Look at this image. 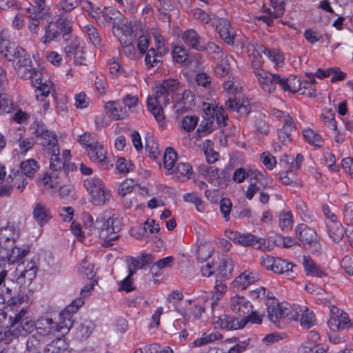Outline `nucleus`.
I'll return each mask as SVG.
<instances>
[{
	"label": "nucleus",
	"mask_w": 353,
	"mask_h": 353,
	"mask_svg": "<svg viewBox=\"0 0 353 353\" xmlns=\"http://www.w3.org/2000/svg\"><path fill=\"white\" fill-rule=\"evenodd\" d=\"M84 301L81 299H75L59 314V322L52 318L41 316L36 321L35 327L38 334L46 337H54L57 333L61 335L67 334L74 325L73 314L81 307Z\"/></svg>",
	"instance_id": "1"
},
{
	"label": "nucleus",
	"mask_w": 353,
	"mask_h": 353,
	"mask_svg": "<svg viewBox=\"0 0 353 353\" xmlns=\"http://www.w3.org/2000/svg\"><path fill=\"white\" fill-rule=\"evenodd\" d=\"M28 307H23L14 316H10L9 330H3L4 343L8 344L14 338L25 337L35 330L36 321L28 315Z\"/></svg>",
	"instance_id": "2"
},
{
	"label": "nucleus",
	"mask_w": 353,
	"mask_h": 353,
	"mask_svg": "<svg viewBox=\"0 0 353 353\" xmlns=\"http://www.w3.org/2000/svg\"><path fill=\"white\" fill-rule=\"evenodd\" d=\"M72 23L65 14L59 15L55 21L48 23L45 27V34L41 41L45 45L52 41H59L62 37L64 41H69L72 34Z\"/></svg>",
	"instance_id": "3"
},
{
	"label": "nucleus",
	"mask_w": 353,
	"mask_h": 353,
	"mask_svg": "<svg viewBox=\"0 0 353 353\" xmlns=\"http://www.w3.org/2000/svg\"><path fill=\"white\" fill-rule=\"evenodd\" d=\"M88 220L90 225L93 226L99 237L104 241L103 245L104 247H110L114 245V241L119 239L116 234L121 230V223L119 219L114 216L105 219L104 216H98L95 221L92 216H89Z\"/></svg>",
	"instance_id": "4"
},
{
	"label": "nucleus",
	"mask_w": 353,
	"mask_h": 353,
	"mask_svg": "<svg viewBox=\"0 0 353 353\" xmlns=\"http://www.w3.org/2000/svg\"><path fill=\"white\" fill-rule=\"evenodd\" d=\"M32 134L36 137L37 142L48 152H58L59 143L57 136L52 130H50L41 121H35L30 127Z\"/></svg>",
	"instance_id": "5"
},
{
	"label": "nucleus",
	"mask_w": 353,
	"mask_h": 353,
	"mask_svg": "<svg viewBox=\"0 0 353 353\" xmlns=\"http://www.w3.org/2000/svg\"><path fill=\"white\" fill-rule=\"evenodd\" d=\"M21 79H31L32 86L36 88V97L39 99V97H47L50 92V85L43 83L41 79V73L31 64L29 67H22L20 65L18 68L14 69Z\"/></svg>",
	"instance_id": "6"
},
{
	"label": "nucleus",
	"mask_w": 353,
	"mask_h": 353,
	"mask_svg": "<svg viewBox=\"0 0 353 353\" xmlns=\"http://www.w3.org/2000/svg\"><path fill=\"white\" fill-rule=\"evenodd\" d=\"M268 316L277 327L281 328V322L283 319L288 317L290 319L297 320L299 313L296 310V314H292L291 308L279 303L276 299H272L266 302Z\"/></svg>",
	"instance_id": "7"
},
{
	"label": "nucleus",
	"mask_w": 353,
	"mask_h": 353,
	"mask_svg": "<svg viewBox=\"0 0 353 353\" xmlns=\"http://www.w3.org/2000/svg\"><path fill=\"white\" fill-rule=\"evenodd\" d=\"M39 262V259L37 256H34L29 261H22L15 270L17 282L20 285L30 283L36 277Z\"/></svg>",
	"instance_id": "8"
},
{
	"label": "nucleus",
	"mask_w": 353,
	"mask_h": 353,
	"mask_svg": "<svg viewBox=\"0 0 353 353\" xmlns=\"http://www.w3.org/2000/svg\"><path fill=\"white\" fill-rule=\"evenodd\" d=\"M296 236L303 245L312 253L320 252L321 245L317 239L316 232L304 223L299 224L295 229Z\"/></svg>",
	"instance_id": "9"
},
{
	"label": "nucleus",
	"mask_w": 353,
	"mask_h": 353,
	"mask_svg": "<svg viewBox=\"0 0 353 353\" xmlns=\"http://www.w3.org/2000/svg\"><path fill=\"white\" fill-rule=\"evenodd\" d=\"M230 239L243 246H252L256 250H265L266 241L250 233H239L230 231L228 236Z\"/></svg>",
	"instance_id": "10"
},
{
	"label": "nucleus",
	"mask_w": 353,
	"mask_h": 353,
	"mask_svg": "<svg viewBox=\"0 0 353 353\" xmlns=\"http://www.w3.org/2000/svg\"><path fill=\"white\" fill-rule=\"evenodd\" d=\"M275 87L279 85L285 92H296L301 90L302 82L295 75L285 77L279 74H274Z\"/></svg>",
	"instance_id": "11"
},
{
	"label": "nucleus",
	"mask_w": 353,
	"mask_h": 353,
	"mask_svg": "<svg viewBox=\"0 0 353 353\" xmlns=\"http://www.w3.org/2000/svg\"><path fill=\"white\" fill-rule=\"evenodd\" d=\"M179 83L174 79L163 80L161 83L156 86L155 96L163 99V105L170 102L169 95L174 93L179 88Z\"/></svg>",
	"instance_id": "12"
},
{
	"label": "nucleus",
	"mask_w": 353,
	"mask_h": 353,
	"mask_svg": "<svg viewBox=\"0 0 353 353\" xmlns=\"http://www.w3.org/2000/svg\"><path fill=\"white\" fill-rule=\"evenodd\" d=\"M123 18L120 11L112 8L104 7L102 9V18H100V26L112 25L113 28H119Z\"/></svg>",
	"instance_id": "13"
},
{
	"label": "nucleus",
	"mask_w": 353,
	"mask_h": 353,
	"mask_svg": "<svg viewBox=\"0 0 353 353\" xmlns=\"http://www.w3.org/2000/svg\"><path fill=\"white\" fill-rule=\"evenodd\" d=\"M214 323L219 325L222 329L237 330L245 327L248 323V319L223 314L214 319Z\"/></svg>",
	"instance_id": "14"
},
{
	"label": "nucleus",
	"mask_w": 353,
	"mask_h": 353,
	"mask_svg": "<svg viewBox=\"0 0 353 353\" xmlns=\"http://www.w3.org/2000/svg\"><path fill=\"white\" fill-rule=\"evenodd\" d=\"M230 309L243 318L250 314L252 310V303L243 296L236 295L231 298L230 301Z\"/></svg>",
	"instance_id": "15"
},
{
	"label": "nucleus",
	"mask_w": 353,
	"mask_h": 353,
	"mask_svg": "<svg viewBox=\"0 0 353 353\" xmlns=\"http://www.w3.org/2000/svg\"><path fill=\"white\" fill-rule=\"evenodd\" d=\"M217 32L220 37L228 44L232 45L234 39V30L231 27L228 20L223 19L219 21L216 26Z\"/></svg>",
	"instance_id": "16"
},
{
	"label": "nucleus",
	"mask_w": 353,
	"mask_h": 353,
	"mask_svg": "<svg viewBox=\"0 0 353 353\" xmlns=\"http://www.w3.org/2000/svg\"><path fill=\"white\" fill-rule=\"evenodd\" d=\"M30 252L29 245H10V249L8 250L6 254L7 262L8 264H14L17 261H20Z\"/></svg>",
	"instance_id": "17"
},
{
	"label": "nucleus",
	"mask_w": 353,
	"mask_h": 353,
	"mask_svg": "<svg viewBox=\"0 0 353 353\" xmlns=\"http://www.w3.org/2000/svg\"><path fill=\"white\" fill-rule=\"evenodd\" d=\"M258 83L261 88L267 93H273L275 90L274 73L270 72H262L256 73Z\"/></svg>",
	"instance_id": "18"
},
{
	"label": "nucleus",
	"mask_w": 353,
	"mask_h": 353,
	"mask_svg": "<svg viewBox=\"0 0 353 353\" xmlns=\"http://www.w3.org/2000/svg\"><path fill=\"white\" fill-rule=\"evenodd\" d=\"M163 99L157 96L149 97L147 101L148 110L154 115L157 121L160 122L164 120L163 110L162 108Z\"/></svg>",
	"instance_id": "19"
},
{
	"label": "nucleus",
	"mask_w": 353,
	"mask_h": 353,
	"mask_svg": "<svg viewBox=\"0 0 353 353\" xmlns=\"http://www.w3.org/2000/svg\"><path fill=\"white\" fill-rule=\"evenodd\" d=\"M194 96L190 90H185L174 105L177 114H183L190 110L194 105Z\"/></svg>",
	"instance_id": "20"
},
{
	"label": "nucleus",
	"mask_w": 353,
	"mask_h": 353,
	"mask_svg": "<svg viewBox=\"0 0 353 353\" xmlns=\"http://www.w3.org/2000/svg\"><path fill=\"white\" fill-rule=\"evenodd\" d=\"M18 238L19 232L14 227L0 228V246L2 249H9L7 243L10 242L11 245H13Z\"/></svg>",
	"instance_id": "21"
},
{
	"label": "nucleus",
	"mask_w": 353,
	"mask_h": 353,
	"mask_svg": "<svg viewBox=\"0 0 353 353\" xmlns=\"http://www.w3.org/2000/svg\"><path fill=\"white\" fill-rule=\"evenodd\" d=\"M33 218L37 223L42 226L51 219L50 210L41 202L37 203L33 208Z\"/></svg>",
	"instance_id": "22"
},
{
	"label": "nucleus",
	"mask_w": 353,
	"mask_h": 353,
	"mask_svg": "<svg viewBox=\"0 0 353 353\" xmlns=\"http://www.w3.org/2000/svg\"><path fill=\"white\" fill-rule=\"evenodd\" d=\"M181 39L183 41L192 49L197 51L201 49L202 39L194 29L185 30L183 33Z\"/></svg>",
	"instance_id": "23"
},
{
	"label": "nucleus",
	"mask_w": 353,
	"mask_h": 353,
	"mask_svg": "<svg viewBox=\"0 0 353 353\" xmlns=\"http://www.w3.org/2000/svg\"><path fill=\"white\" fill-rule=\"evenodd\" d=\"M209 174L207 179L209 183L213 184L216 187H223L227 185V173L225 170H220L214 166L209 168Z\"/></svg>",
	"instance_id": "24"
},
{
	"label": "nucleus",
	"mask_w": 353,
	"mask_h": 353,
	"mask_svg": "<svg viewBox=\"0 0 353 353\" xmlns=\"http://www.w3.org/2000/svg\"><path fill=\"white\" fill-rule=\"evenodd\" d=\"M258 279L256 274L245 271L237 276L233 281V287L238 290H245L249 285L254 283Z\"/></svg>",
	"instance_id": "25"
},
{
	"label": "nucleus",
	"mask_w": 353,
	"mask_h": 353,
	"mask_svg": "<svg viewBox=\"0 0 353 353\" xmlns=\"http://www.w3.org/2000/svg\"><path fill=\"white\" fill-rule=\"evenodd\" d=\"M233 268L234 262L232 258L228 254L223 255L220 259L218 276L228 279L232 276Z\"/></svg>",
	"instance_id": "26"
},
{
	"label": "nucleus",
	"mask_w": 353,
	"mask_h": 353,
	"mask_svg": "<svg viewBox=\"0 0 353 353\" xmlns=\"http://www.w3.org/2000/svg\"><path fill=\"white\" fill-rule=\"evenodd\" d=\"M275 264L273 265V272L277 274H285L288 279L294 277L293 268L295 266L293 263L280 258H276Z\"/></svg>",
	"instance_id": "27"
},
{
	"label": "nucleus",
	"mask_w": 353,
	"mask_h": 353,
	"mask_svg": "<svg viewBox=\"0 0 353 353\" xmlns=\"http://www.w3.org/2000/svg\"><path fill=\"white\" fill-rule=\"evenodd\" d=\"M86 150L90 159L93 162L101 163L106 159V150L103 145L99 142L95 143V145H91Z\"/></svg>",
	"instance_id": "28"
},
{
	"label": "nucleus",
	"mask_w": 353,
	"mask_h": 353,
	"mask_svg": "<svg viewBox=\"0 0 353 353\" xmlns=\"http://www.w3.org/2000/svg\"><path fill=\"white\" fill-rule=\"evenodd\" d=\"M114 120H121L127 117V112L119 101H110L105 105Z\"/></svg>",
	"instance_id": "29"
},
{
	"label": "nucleus",
	"mask_w": 353,
	"mask_h": 353,
	"mask_svg": "<svg viewBox=\"0 0 353 353\" xmlns=\"http://www.w3.org/2000/svg\"><path fill=\"white\" fill-rule=\"evenodd\" d=\"M320 339L317 332L310 331L307 336L306 341L299 347V353H310L313 351L314 347Z\"/></svg>",
	"instance_id": "30"
},
{
	"label": "nucleus",
	"mask_w": 353,
	"mask_h": 353,
	"mask_svg": "<svg viewBox=\"0 0 353 353\" xmlns=\"http://www.w3.org/2000/svg\"><path fill=\"white\" fill-rule=\"evenodd\" d=\"M59 178H61L59 174L58 175L54 173L50 175L44 174L43 177L38 181L37 185L43 191L53 189L59 185L60 181L58 180Z\"/></svg>",
	"instance_id": "31"
},
{
	"label": "nucleus",
	"mask_w": 353,
	"mask_h": 353,
	"mask_svg": "<svg viewBox=\"0 0 353 353\" xmlns=\"http://www.w3.org/2000/svg\"><path fill=\"white\" fill-rule=\"evenodd\" d=\"M301 314L300 324L303 329H310L316 323V319L313 312L310 311L307 307H297Z\"/></svg>",
	"instance_id": "32"
},
{
	"label": "nucleus",
	"mask_w": 353,
	"mask_h": 353,
	"mask_svg": "<svg viewBox=\"0 0 353 353\" xmlns=\"http://www.w3.org/2000/svg\"><path fill=\"white\" fill-rule=\"evenodd\" d=\"M303 265L307 275L320 278L325 275L324 271L316 265L314 261L310 257L305 256H303Z\"/></svg>",
	"instance_id": "33"
},
{
	"label": "nucleus",
	"mask_w": 353,
	"mask_h": 353,
	"mask_svg": "<svg viewBox=\"0 0 353 353\" xmlns=\"http://www.w3.org/2000/svg\"><path fill=\"white\" fill-rule=\"evenodd\" d=\"M303 136L305 141L311 145L321 148L324 144L321 136L310 128L303 129Z\"/></svg>",
	"instance_id": "34"
},
{
	"label": "nucleus",
	"mask_w": 353,
	"mask_h": 353,
	"mask_svg": "<svg viewBox=\"0 0 353 353\" xmlns=\"http://www.w3.org/2000/svg\"><path fill=\"white\" fill-rule=\"evenodd\" d=\"M281 163H285L288 165L287 169V172H293L298 170H299L301 167V165L303 162V157L301 154H298L296 157V159L291 156L284 155L280 160Z\"/></svg>",
	"instance_id": "35"
},
{
	"label": "nucleus",
	"mask_w": 353,
	"mask_h": 353,
	"mask_svg": "<svg viewBox=\"0 0 353 353\" xmlns=\"http://www.w3.org/2000/svg\"><path fill=\"white\" fill-rule=\"evenodd\" d=\"M94 328V325L91 321L86 320L81 323L77 328L75 333L76 338L78 340L83 341L87 339Z\"/></svg>",
	"instance_id": "36"
},
{
	"label": "nucleus",
	"mask_w": 353,
	"mask_h": 353,
	"mask_svg": "<svg viewBox=\"0 0 353 353\" xmlns=\"http://www.w3.org/2000/svg\"><path fill=\"white\" fill-rule=\"evenodd\" d=\"M327 232L330 237L336 242H338L342 239L344 234L346 233L345 228L343 227L341 223L338 221L331 223L327 225Z\"/></svg>",
	"instance_id": "37"
},
{
	"label": "nucleus",
	"mask_w": 353,
	"mask_h": 353,
	"mask_svg": "<svg viewBox=\"0 0 353 353\" xmlns=\"http://www.w3.org/2000/svg\"><path fill=\"white\" fill-rule=\"evenodd\" d=\"M39 165L33 159H27L21 163L20 169L23 174L28 177H32L39 170Z\"/></svg>",
	"instance_id": "38"
},
{
	"label": "nucleus",
	"mask_w": 353,
	"mask_h": 353,
	"mask_svg": "<svg viewBox=\"0 0 353 353\" xmlns=\"http://www.w3.org/2000/svg\"><path fill=\"white\" fill-rule=\"evenodd\" d=\"M6 183H10L12 189L16 188L19 192H22L28 184V180L21 174H14V177L9 176L6 179Z\"/></svg>",
	"instance_id": "39"
},
{
	"label": "nucleus",
	"mask_w": 353,
	"mask_h": 353,
	"mask_svg": "<svg viewBox=\"0 0 353 353\" xmlns=\"http://www.w3.org/2000/svg\"><path fill=\"white\" fill-rule=\"evenodd\" d=\"M204 311L205 310L202 305H194L187 308L181 314L185 321H189L192 317H194L196 320L199 319Z\"/></svg>",
	"instance_id": "40"
},
{
	"label": "nucleus",
	"mask_w": 353,
	"mask_h": 353,
	"mask_svg": "<svg viewBox=\"0 0 353 353\" xmlns=\"http://www.w3.org/2000/svg\"><path fill=\"white\" fill-rule=\"evenodd\" d=\"M45 339L41 335L38 334L36 332L35 334L31 335L27 340L26 349L29 352H40L41 343L44 341Z\"/></svg>",
	"instance_id": "41"
},
{
	"label": "nucleus",
	"mask_w": 353,
	"mask_h": 353,
	"mask_svg": "<svg viewBox=\"0 0 353 353\" xmlns=\"http://www.w3.org/2000/svg\"><path fill=\"white\" fill-rule=\"evenodd\" d=\"M14 110V103L8 94L0 92V114L10 113Z\"/></svg>",
	"instance_id": "42"
},
{
	"label": "nucleus",
	"mask_w": 353,
	"mask_h": 353,
	"mask_svg": "<svg viewBox=\"0 0 353 353\" xmlns=\"http://www.w3.org/2000/svg\"><path fill=\"white\" fill-rule=\"evenodd\" d=\"M70 41L64 48L65 54L68 58L74 55L77 51L80 50L82 47V41L80 38L72 36Z\"/></svg>",
	"instance_id": "43"
},
{
	"label": "nucleus",
	"mask_w": 353,
	"mask_h": 353,
	"mask_svg": "<svg viewBox=\"0 0 353 353\" xmlns=\"http://www.w3.org/2000/svg\"><path fill=\"white\" fill-rule=\"evenodd\" d=\"M90 194L92 197L91 201L94 205L105 204L110 197V192L107 190L104 186L103 188H101V190L99 191L96 192V193H91Z\"/></svg>",
	"instance_id": "44"
},
{
	"label": "nucleus",
	"mask_w": 353,
	"mask_h": 353,
	"mask_svg": "<svg viewBox=\"0 0 353 353\" xmlns=\"http://www.w3.org/2000/svg\"><path fill=\"white\" fill-rule=\"evenodd\" d=\"M261 52L263 53L275 65L279 67L283 62V55L275 50H270L265 46L260 48Z\"/></svg>",
	"instance_id": "45"
},
{
	"label": "nucleus",
	"mask_w": 353,
	"mask_h": 353,
	"mask_svg": "<svg viewBox=\"0 0 353 353\" xmlns=\"http://www.w3.org/2000/svg\"><path fill=\"white\" fill-rule=\"evenodd\" d=\"M84 186L89 194L96 193L101 188H103V183L101 179L97 177H91L84 181Z\"/></svg>",
	"instance_id": "46"
},
{
	"label": "nucleus",
	"mask_w": 353,
	"mask_h": 353,
	"mask_svg": "<svg viewBox=\"0 0 353 353\" xmlns=\"http://www.w3.org/2000/svg\"><path fill=\"white\" fill-rule=\"evenodd\" d=\"M65 348L64 341L59 336L46 345L44 353H61Z\"/></svg>",
	"instance_id": "47"
},
{
	"label": "nucleus",
	"mask_w": 353,
	"mask_h": 353,
	"mask_svg": "<svg viewBox=\"0 0 353 353\" xmlns=\"http://www.w3.org/2000/svg\"><path fill=\"white\" fill-rule=\"evenodd\" d=\"M163 159L165 168L168 170H172L177 159V154L174 149L168 148L164 153Z\"/></svg>",
	"instance_id": "48"
},
{
	"label": "nucleus",
	"mask_w": 353,
	"mask_h": 353,
	"mask_svg": "<svg viewBox=\"0 0 353 353\" xmlns=\"http://www.w3.org/2000/svg\"><path fill=\"white\" fill-rule=\"evenodd\" d=\"M225 343H233L234 345L231 346L229 349V352L231 353H241L245 351L248 346V342L243 341H241L239 338H231L225 340Z\"/></svg>",
	"instance_id": "49"
},
{
	"label": "nucleus",
	"mask_w": 353,
	"mask_h": 353,
	"mask_svg": "<svg viewBox=\"0 0 353 353\" xmlns=\"http://www.w3.org/2000/svg\"><path fill=\"white\" fill-rule=\"evenodd\" d=\"M59 147L58 148V152H54L52 150L48 152L49 154L51 155L50 157V169L54 171H62L65 161L63 162L59 157Z\"/></svg>",
	"instance_id": "50"
},
{
	"label": "nucleus",
	"mask_w": 353,
	"mask_h": 353,
	"mask_svg": "<svg viewBox=\"0 0 353 353\" xmlns=\"http://www.w3.org/2000/svg\"><path fill=\"white\" fill-rule=\"evenodd\" d=\"M293 223L292 214L290 211L282 212L279 215V226L283 231L292 228Z\"/></svg>",
	"instance_id": "51"
},
{
	"label": "nucleus",
	"mask_w": 353,
	"mask_h": 353,
	"mask_svg": "<svg viewBox=\"0 0 353 353\" xmlns=\"http://www.w3.org/2000/svg\"><path fill=\"white\" fill-rule=\"evenodd\" d=\"M214 73L218 77H225L230 74V65L227 59H223L214 68Z\"/></svg>",
	"instance_id": "52"
},
{
	"label": "nucleus",
	"mask_w": 353,
	"mask_h": 353,
	"mask_svg": "<svg viewBox=\"0 0 353 353\" xmlns=\"http://www.w3.org/2000/svg\"><path fill=\"white\" fill-rule=\"evenodd\" d=\"M86 33L90 42L97 48L101 47V39L97 30L93 26L85 27Z\"/></svg>",
	"instance_id": "53"
},
{
	"label": "nucleus",
	"mask_w": 353,
	"mask_h": 353,
	"mask_svg": "<svg viewBox=\"0 0 353 353\" xmlns=\"http://www.w3.org/2000/svg\"><path fill=\"white\" fill-rule=\"evenodd\" d=\"M162 57L163 55L158 54V52H156L154 48H152L149 49L145 57V62L146 65L148 68L154 67L156 64L161 61L159 58Z\"/></svg>",
	"instance_id": "54"
},
{
	"label": "nucleus",
	"mask_w": 353,
	"mask_h": 353,
	"mask_svg": "<svg viewBox=\"0 0 353 353\" xmlns=\"http://www.w3.org/2000/svg\"><path fill=\"white\" fill-rule=\"evenodd\" d=\"M334 116V112L330 109L326 113L321 114V118L326 126L332 128L334 131H336L337 125Z\"/></svg>",
	"instance_id": "55"
},
{
	"label": "nucleus",
	"mask_w": 353,
	"mask_h": 353,
	"mask_svg": "<svg viewBox=\"0 0 353 353\" xmlns=\"http://www.w3.org/2000/svg\"><path fill=\"white\" fill-rule=\"evenodd\" d=\"M153 37L155 42V50L159 55H164L168 52V48L165 46L163 37L158 32L153 33Z\"/></svg>",
	"instance_id": "56"
},
{
	"label": "nucleus",
	"mask_w": 353,
	"mask_h": 353,
	"mask_svg": "<svg viewBox=\"0 0 353 353\" xmlns=\"http://www.w3.org/2000/svg\"><path fill=\"white\" fill-rule=\"evenodd\" d=\"M145 149L149 153V157L156 159L159 154V146L153 137L146 138Z\"/></svg>",
	"instance_id": "57"
},
{
	"label": "nucleus",
	"mask_w": 353,
	"mask_h": 353,
	"mask_svg": "<svg viewBox=\"0 0 353 353\" xmlns=\"http://www.w3.org/2000/svg\"><path fill=\"white\" fill-rule=\"evenodd\" d=\"M308 77V81H305L304 83H302L301 87L303 86V88L307 89L308 92L305 93V92H303L302 94H307L311 97H316V89L314 87V83H316L315 79H314V74L312 73L310 74H306Z\"/></svg>",
	"instance_id": "58"
},
{
	"label": "nucleus",
	"mask_w": 353,
	"mask_h": 353,
	"mask_svg": "<svg viewBox=\"0 0 353 353\" xmlns=\"http://www.w3.org/2000/svg\"><path fill=\"white\" fill-rule=\"evenodd\" d=\"M174 172L176 174L185 176L188 179L192 174V168L190 163L180 162L176 163Z\"/></svg>",
	"instance_id": "59"
},
{
	"label": "nucleus",
	"mask_w": 353,
	"mask_h": 353,
	"mask_svg": "<svg viewBox=\"0 0 353 353\" xmlns=\"http://www.w3.org/2000/svg\"><path fill=\"white\" fill-rule=\"evenodd\" d=\"M174 60L180 63H184L188 59V53L185 49L181 46H175L172 51Z\"/></svg>",
	"instance_id": "60"
},
{
	"label": "nucleus",
	"mask_w": 353,
	"mask_h": 353,
	"mask_svg": "<svg viewBox=\"0 0 353 353\" xmlns=\"http://www.w3.org/2000/svg\"><path fill=\"white\" fill-rule=\"evenodd\" d=\"M199 121L196 116H186L182 120V128L187 132H192L196 128Z\"/></svg>",
	"instance_id": "61"
},
{
	"label": "nucleus",
	"mask_w": 353,
	"mask_h": 353,
	"mask_svg": "<svg viewBox=\"0 0 353 353\" xmlns=\"http://www.w3.org/2000/svg\"><path fill=\"white\" fill-rule=\"evenodd\" d=\"M220 210L225 221L230 219V214L232 207V203L228 198H223L220 201Z\"/></svg>",
	"instance_id": "62"
},
{
	"label": "nucleus",
	"mask_w": 353,
	"mask_h": 353,
	"mask_svg": "<svg viewBox=\"0 0 353 353\" xmlns=\"http://www.w3.org/2000/svg\"><path fill=\"white\" fill-rule=\"evenodd\" d=\"M212 256V250L206 245L199 246L196 251V259L200 263L206 261Z\"/></svg>",
	"instance_id": "63"
},
{
	"label": "nucleus",
	"mask_w": 353,
	"mask_h": 353,
	"mask_svg": "<svg viewBox=\"0 0 353 353\" xmlns=\"http://www.w3.org/2000/svg\"><path fill=\"white\" fill-rule=\"evenodd\" d=\"M343 221L346 225L353 223V203L349 202L345 204L343 209Z\"/></svg>",
	"instance_id": "64"
}]
</instances>
